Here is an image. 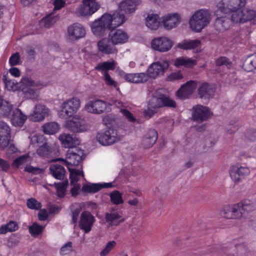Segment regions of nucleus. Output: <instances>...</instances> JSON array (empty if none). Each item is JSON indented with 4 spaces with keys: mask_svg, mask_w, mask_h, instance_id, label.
Here are the masks:
<instances>
[{
    "mask_svg": "<svg viewBox=\"0 0 256 256\" xmlns=\"http://www.w3.org/2000/svg\"><path fill=\"white\" fill-rule=\"evenodd\" d=\"M16 87L23 92L24 96L28 99L34 100L38 96V93L31 87H36L38 88H42L43 84L40 82H35L28 76L22 78L21 81L18 83Z\"/></svg>",
    "mask_w": 256,
    "mask_h": 256,
    "instance_id": "obj_1",
    "label": "nucleus"
},
{
    "mask_svg": "<svg viewBox=\"0 0 256 256\" xmlns=\"http://www.w3.org/2000/svg\"><path fill=\"white\" fill-rule=\"evenodd\" d=\"M176 106L174 100L165 95L162 94L158 97L154 96L150 102L148 110L144 112V114L146 117L150 118L156 113L157 108L162 106L176 108Z\"/></svg>",
    "mask_w": 256,
    "mask_h": 256,
    "instance_id": "obj_2",
    "label": "nucleus"
},
{
    "mask_svg": "<svg viewBox=\"0 0 256 256\" xmlns=\"http://www.w3.org/2000/svg\"><path fill=\"white\" fill-rule=\"evenodd\" d=\"M210 19L208 10H201L197 11L190 20V27L194 31L200 32L210 22Z\"/></svg>",
    "mask_w": 256,
    "mask_h": 256,
    "instance_id": "obj_3",
    "label": "nucleus"
},
{
    "mask_svg": "<svg viewBox=\"0 0 256 256\" xmlns=\"http://www.w3.org/2000/svg\"><path fill=\"white\" fill-rule=\"evenodd\" d=\"M112 20L111 14H105L100 18L94 22L91 28L94 34L96 36H103L108 30H110L114 28Z\"/></svg>",
    "mask_w": 256,
    "mask_h": 256,
    "instance_id": "obj_4",
    "label": "nucleus"
},
{
    "mask_svg": "<svg viewBox=\"0 0 256 256\" xmlns=\"http://www.w3.org/2000/svg\"><path fill=\"white\" fill-rule=\"evenodd\" d=\"M96 138L100 144L104 146L113 144L120 140L117 130L112 128L99 132L96 134Z\"/></svg>",
    "mask_w": 256,
    "mask_h": 256,
    "instance_id": "obj_5",
    "label": "nucleus"
},
{
    "mask_svg": "<svg viewBox=\"0 0 256 256\" xmlns=\"http://www.w3.org/2000/svg\"><path fill=\"white\" fill-rule=\"evenodd\" d=\"M65 128L72 132H82L88 130L85 120L78 116H74L66 122Z\"/></svg>",
    "mask_w": 256,
    "mask_h": 256,
    "instance_id": "obj_6",
    "label": "nucleus"
},
{
    "mask_svg": "<svg viewBox=\"0 0 256 256\" xmlns=\"http://www.w3.org/2000/svg\"><path fill=\"white\" fill-rule=\"evenodd\" d=\"M240 203L232 206H226L220 212V215L228 219H240L246 218Z\"/></svg>",
    "mask_w": 256,
    "mask_h": 256,
    "instance_id": "obj_7",
    "label": "nucleus"
},
{
    "mask_svg": "<svg viewBox=\"0 0 256 256\" xmlns=\"http://www.w3.org/2000/svg\"><path fill=\"white\" fill-rule=\"evenodd\" d=\"M169 66L167 60H159L153 62L148 68L147 72L150 78H156L158 76H163L168 70Z\"/></svg>",
    "mask_w": 256,
    "mask_h": 256,
    "instance_id": "obj_8",
    "label": "nucleus"
},
{
    "mask_svg": "<svg viewBox=\"0 0 256 256\" xmlns=\"http://www.w3.org/2000/svg\"><path fill=\"white\" fill-rule=\"evenodd\" d=\"M84 156V150L78 148H72L68 151L66 160L62 161L68 167L77 166L82 160Z\"/></svg>",
    "mask_w": 256,
    "mask_h": 256,
    "instance_id": "obj_9",
    "label": "nucleus"
},
{
    "mask_svg": "<svg viewBox=\"0 0 256 256\" xmlns=\"http://www.w3.org/2000/svg\"><path fill=\"white\" fill-rule=\"evenodd\" d=\"M32 142L38 144V148L36 150V153L38 156L46 157L52 153V148L44 136H34L32 138Z\"/></svg>",
    "mask_w": 256,
    "mask_h": 256,
    "instance_id": "obj_10",
    "label": "nucleus"
},
{
    "mask_svg": "<svg viewBox=\"0 0 256 256\" xmlns=\"http://www.w3.org/2000/svg\"><path fill=\"white\" fill-rule=\"evenodd\" d=\"M212 112L210 109L202 105L197 104L192 108V118L198 122H202L211 118Z\"/></svg>",
    "mask_w": 256,
    "mask_h": 256,
    "instance_id": "obj_11",
    "label": "nucleus"
},
{
    "mask_svg": "<svg viewBox=\"0 0 256 256\" xmlns=\"http://www.w3.org/2000/svg\"><path fill=\"white\" fill-rule=\"evenodd\" d=\"M106 222L111 226H117L125 220L122 212L118 208H112L105 214Z\"/></svg>",
    "mask_w": 256,
    "mask_h": 256,
    "instance_id": "obj_12",
    "label": "nucleus"
},
{
    "mask_svg": "<svg viewBox=\"0 0 256 256\" xmlns=\"http://www.w3.org/2000/svg\"><path fill=\"white\" fill-rule=\"evenodd\" d=\"M151 44L153 49L163 52L168 51L173 46L174 42L166 37H160L154 39Z\"/></svg>",
    "mask_w": 256,
    "mask_h": 256,
    "instance_id": "obj_13",
    "label": "nucleus"
},
{
    "mask_svg": "<svg viewBox=\"0 0 256 256\" xmlns=\"http://www.w3.org/2000/svg\"><path fill=\"white\" fill-rule=\"evenodd\" d=\"M98 2H88L83 0L82 4L76 9V12L81 16H90L94 13L99 8Z\"/></svg>",
    "mask_w": 256,
    "mask_h": 256,
    "instance_id": "obj_14",
    "label": "nucleus"
},
{
    "mask_svg": "<svg viewBox=\"0 0 256 256\" xmlns=\"http://www.w3.org/2000/svg\"><path fill=\"white\" fill-rule=\"evenodd\" d=\"M50 110L44 105L37 104L35 106L33 112L29 116V118L33 122H41L50 114Z\"/></svg>",
    "mask_w": 256,
    "mask_h": 256,
    "instance_id": "obj_15",
    "label": "nucleus"
},
{
    "mask_svg": "<svg viewBox=\"0 0 256 256\" xmlns=\"http://www.w3.org/2000/svg\"><path fill=\"white\" fill-rule=\"evenodd\" d=\"M250 173L248 167L233 166L230 170V174L232 180L235 182H240Z\"/></svg>",
    "mask_w": 256,
    "mask_h": 256,
    "instance_id": "obj_16",
    "label": "nucleus"
},
{
    "mask_svg": "<svg viewBox=\"0 0 256 256\" xmlns=\"http://www.w3.org/2000/svg\"><path fill=\"white\" fill-rule=\"evenodd\" d=\"M108 38L112 44H122L126 42L128 39V34L120 29L112 28L108 34Z\"/></svg>",
    "mask_w": 256,
    "mask_h": 256,
    "instance_id": "obj_17",
    "label": "nucleus"
},
{
    "mask_svg": "<svg viewBox=\"0 0 256 256\" xmlns=\"http://www.w3.org/2000/svg\"><path fill=\"white\" fill-rule=\"evenodd\" d=\"M197 83L194 80H190L182 86L181 88L177 91L176 96L180 99L187 98L191 95L196 90Z\"/></svg>",
    "mask_w": 256,
    "mask_h": 256,
    "instance_id": "obj_18",
    "label": "nucleus"
},
{
    "mask_svg": "<svg viewBox=\"0 0 256 256\" xmlns=\"http://www.w3.org/2000/svg\"><path fill=\"white\" fill-rule=\"evenodd\" d=\"M106 102L100 100H96L88 102L85 106L86 110L89 112L95 114H101L106 109Z\"/></svg>",
    "mask_w": 256,
    "mask_h": 256,
    "instance_id": "obj_19",
    "label": "nucleus"
},
{
    "mask_svg": "<svg viewBox=\"0 0 256 256\" xmlns=\"http://www.w3.org/2000/svg\"><path fill=\"white\" fill-rule=\"evenodd\" d=\"M95 220L94 218L88 212H82L79 222V226L86 233L91 230L92 227Z\"/></svg>",
    "mask_w": 256,
    "mask_h": 256,
    "instance_id": "obj_20",
    "label": "nucleus"
},
{
    "mask_svg": "<svg viewBox=\"0 0 256 256\" xmlns=\"http://www.w3.org/2000/svg\"><path fill=\"white\" fill-rule=\"evenodd\" d=\"M124 79L128 82L134 84H144L150 78L148 72L127 74L124 76Z\"/></svg>",
    "mask_w": 256,
    "mask_h": 256,
    "instance_id": "obj_21",
    "label": "nucleus"
},
{
    "mask_svg": "<svg viewBox=\"0 0 256 256\" xmlns=\"http://www.w3.org/2000/svg\"><path fill=\"white\" fill-rule=\"evenodd\" d=\"M68 32L70 39L76 40L84 37L86 31L83 26L79 24H74L68 28Z\"/></svg>",
    "mask_w": 256,
    "mask_h": 256,
    "instance_id": "obj_22",
    "label": "nucleus"
},
{
    "mask_svg": "<svg viewBox=\"0 0 256 256\" xmlns=\"http://www.w3.org/2000/svg\"><path fill=\"white\" fill-rule=\"evenodd\" d=\"M142 3L141 0H124L119 4V8L126 13L134 12Z\"/></svg>",
    "mask_w": 256,
    "mask_h": 256,
    "instance_id": "obj_23",
    "label": "nucleus"
},
{
    "mask_svg": "<svg viewBox=\"0 0 256 256\" xmlns=\"http://www.w3.org/2000/svg\"><path fill=\"white\" fill-rule=\"evenodd\" d=\"M98 50L105 54L114 53L116 51L114 44H112L108 38H102L98 43Z\"/></svg>",
    "mask_w": 256,
    "mask_h": 256,
    "instance_id": "obj_24",
    "label": "nucleus"
},
{
    "mask_svg": "<svg viewBox=\"0 0 256 256\" xmlns=\"http://www.w3.org/2000/svg\"><path fill=\"white\" fill-rule=\"evenodd\" d=\"M158 139V133L154 130H150L146 134L142 141V145L144 148L152 147Z\"/></svg>",
    "mask_w": 256,
    "mask_h": 256,
    "instance_id": "obj_25",
    "label": "nucleus"
},
{
    "mask_svg": "<svg viewBox=\"0 0 256 256\" xmlns=\"http://www.w3.org/2000/svg\"><path fill=\"white\" fill-rule=\"evenodd\" d=\"M180 22L179 16L176 14L163 17L162 22L164 27L167 30L174 28Z\"/></svg>",
    "mask_w": 256,
    "mask_h": 256,
    "instance_id": "obj_26",
    "label": "nucleus"
},
{
    "mask_svg": "<svg viewBox=\"0 0 256 256\" xmlns=\"http://www.w3.org/2000/svg\"><path fill=\"white\" fill-rule=\"evenodd\" d=\"M230 22L228 18L224 16L218 18L215 20L214 27L218 32H224L230 28Z\"/></svg>",
    "mask_w": 256,
    "mask_h": 256,
    "instance_id": "obj_27",
    "label": "nucleus"
},
{
    "mask_svg": "<svg viewBox=\"0 0 256 256\" xmlns=\"http://www.w3.org/2000/svg\"><path fill=\"white\" fill-rule=\"evenodd\" d=\"M196 61L187 57L181 56L174 60V64L177 68L184 66L186 68H192L196 65Z\"/></svg>",
    "mask_w": 256,
    "mask_h": 256,
    "instance_id": "obj_28",
    "label": "nucleus"
},
{
    "mask_svg": "<svg viewBox=\"0 0 256 256\" xmlns=\"http://www.w3.org/2000/svg\"><path fill=\"white\" fill-rule=\"evenodd\" d=\"M27 116L24 114L20 110L16 109L13 112L11 121L14 126H22Z\"/></svg>",
    "mask_w": 256,
    "mask_h": 256,
    "instance_id": "obj_29",
    "label": "nucleus"
},
{
    "mask_svg": "<svg viewBox=\"0 0 256 256\" xmlns=\"http://www.w3.org/2000/svg\"><path fill=\"white\" fill-rule=\"evenodd\" d=\"M159 16L156 14H148L146 18V24L150 29L156 30L160 25Z\"/></svg>",
    "mask_w": 256,
    "mask_h": 256,
    "instance_id": "obj_30",
    "label": "nucleus"
},
{
    "mask_svg": "<svg viewBox=\"0 0 256 256\" xmlns=\"http://www.w3.org/2000/svg\"><path fill=\"white\" fill-rule=\"evenodd\" d=\"M59 139L65 148H72L78 143V140L70 134H62L60 136Z\"/></svg>",
    "mask_w": 256,
    "mask_h": 256,
    "instance_id": "obj_31",
    "label": "nucleus"
},
{
    "mask_svg": "<svg viewBox=\"0 0 256 256\" xmlns=\"http://www.w3.org/2000/svg\"><path fill=\"white\" fill-rule=\"evenodd\" d=\"M236 252L231 256H250L252 251L245 243L234 244Z\"/></svg>",
    "mask_w": 256,
    "mask_h": 256,
    "instance_id": "obj_32",
    "label": "nucleus"
},
{
    "mask_svg": "<svg viewBox=\"0 0 256 256\" xmlns=\"http://www.w3.org/2000/svg\"><path fill=\"white\" fill-rule=\"evenodd\" d=\"M58 14L55 15L54 12L49 14L40 21V26L48 28L53 26L58 20Z\"/></svg>",
    "mask_w": 256,
    "mask_h": 256,
    "instance_id": "obj_33",
    "label": "nucleus"
},
{
    "mask_svg": "<svg viewBox=\"0 0 256 256\" xmlns=\"http://www.w3.org/2000/svg\"><path fill=\"white\" fill-rule=\"evenodd\" d=\"M50 170L51 174L56 178L58 180L64 178L66 170L62 166L58 164H53L50 166Z\"/></svg>",
    "mask_w": 256,
    "mask_h": 256,
    "instance_id": "obj_34",
    "label": "nucleus"
},
{
    "mask_svg": "<svg viewBox=\"0 0 256 256\" xmlns=\"http://www.w3.org/2000/svg\"><path fill=\"white\" fill-rule=\"evenodd\" d=\"M200 44L198 40H184L178 44L177 46L183 50H190L197 48Z\"/></svg>",
    "mask_w": 256,
    "mask_h": 256,
    "instance_id": "obj_35",
    "label": "nucleus"
},
{
    "mask_svg": "<svg viewBox=\"0 0 256 256\" xmlns=\"http://www.w3.org/2000/svg\"><path fill=\"white\" fill-rule=\"evenodd\" d=\"M244 69L251 72L256 68V54L248 56L243 64Z\"/></svg>",
    "mask_w": 256,
    "mask_h": 256,
    "instance_id": "obj_36",
    "label": "nucleus"
},
{
    "mask_svg": "<svg viewBox=\"0 0 256 256\" xmlns=\"http://www.w3.org/2000/svg\"><path fill=\"white\" fill-rule=\"evenodd\" d=\"M44 132L46 134H53L56 133L59 129V124L56 122H50L45 124L42 126Z\"/></svg>",
    "mask_w": 256,
    "mask_h": 256,
    "instance_id": "obj_37",
    "label": "nucleus"
},
{
    "mask_svg": "<svg viewBox=\"0 0 256 256\" xmlns=\"http://www.w3.org/2000/svg\"><path fill=\"white\" fill-rule=\"evenodd\" d=\"M12 110V105L0 96V116H8Z\"/></svg>",
    "mask_w": 256,
    "mask_h": 256,
    "instance_id": "obj_38",
    "label": "nucleus"
},
{
    "mask_svg": "<svg viewBox=\"0 0 256 256\" xmlns=\"http://www.w3.org/2000/svg\"><path fill=\"white\" fill-rule=\"evenodd\" d=\"M112 19L114 28L120 26L125 22L124 15L120 12H116L112 15Z\"/></svg>",
    "mask_w": 256,
    "mask_h": 256,
    "instance_id": "obj_39",
    "label": "nucleus"
},
{
    "mask_svg": "<svg viewBox=\"0 0 256 256\" xmlns=\"http://www.w3.org/2000/svg\"><path fill=\"white\" fill-rule=\"evenodd\" d=\"M116 63L114 60L108 61L98 64L95 68L96 70L99 71H107L108 70H114Z\"/></svg>",
    "mask_w": 256,
    "mask_h": 256,
    "instance_id": "obj_40",
    "label": "nucleus"
},
{
    "mask_svg": "<svg viewBox=\"0 0 256 256\" xmlns=\"http://www.w3.org/2000/svg\"><path fill=\"white\" fill-rule=\"evenodd\" d=\"M68 168L70 172V184H77L76 182L79 180L80 176H84L82 171L70 167H68Z\"/></svg>",
    "mask_w": 256,
    "mask_h": 256,
    "instance_id": "obj_41",
    "label": "nucleus"
},
{
    "mask_svg": "<svg viewBox=\"0 0 256 256\" xmlns=\"http://www.w3.org/2000/svg\"><path fill=\"white\" fill-rule=\"evenodd\" d=\"M198 91L200 98H208L210 95L212 90L208 84L204 83L198 88Z\"/></svg>",
    "mask_w": 256,
    "mask_h": 256,
    "instance_id": "obj_42",
    "label": "nucleus"
},
{
    "mask_svg": "<svg viewBox=\"0 0 256 256\" xmlns=\"http://www.w3.org/2000/svg\"><path fill=\"white\" fill-rule=\"evenodd\" d=\"M228 0H220L216 4V12L228 14L231 12L230 10Z\"/></svg>",
    "mask_w": 256,
    "mask_h": 256,
    "instance_id": "obj_43",
    "label": "nucleus"
},
{
    "mask_svg": "<svg viewBox=\"0 0 256 256\" xmlns=\"http://www.w3.org/2000/svg\"><path fill=\"white\" fill-rule=\"evenodd\" d=\"M74 112L69 106L66 102H64L61 106V110L60 112V116L61 118H66L73 115Z\"/></svg>",
    "mask_w": 256,
    "mask_h": 256,
    "instance_id": "obj_44",
    "label": "nucleus"
},
{
    "mask_svg": "<svg viewBox=\"0 0 256 256\" xmlns=\"http://www.w3.org/2000/svg\"><path fill=\"white\" fill-rule=\"evenodd\" d=\"M230 10L231 12L238 9H242L246 4V0H228Z\"/></svg>",
    "mask_w": 256,
    "mask_h": 256,
    "instance_id": "obj_45",
    "label": "nucleus"
},
{
    "mask_svg": "<svg viewBox=\"0 0 256 256\" xmlns=\"http://www.w3.org/2000/svg\"><path fill=\"white\" fill-rule=\"evenodd\" d=\"M110 197L112 202L116 205L124 203L122 198V194L118 190H114L111 192Z\"/></svg>",
    "mask_w": 256,
    "mask_h": 256,
    "instance_id": "obj_46",
    "label": "nucleus"
},
{
    "mask_svg": "<svg viewBox=\"0 0 256 256\" xmlns=\"http://www.w3.org/2000/svg\"><path fill=\"white\" fill-rule=\"evenodd\" d=\"M232 12L231 16L232 21L236 22H245L242 10L238 9V10H234Z\"/></svg>",
    "mask_w": 256,
    "mask_h": 256,
    "instance_id": "obj_47",
    "label": "nucleus"
},
{
    "mask_svg": "<svg viewBox=\"0 0 256 256\" xmlns=\"http://www.w3.org/2000/svg\"><path fill=\"white\" fill-rule=\"evenodd\" d=\"M54 184L56 188L58 196L64 197L65 196L66 190L68 185V180L62 182L55 183Z\"/></svg>",
    "mask_w": 256,
    "mask_h": 256,
    "instance_id": "obj_48",
    "label": "nucleus"
},
{
    "mask_svg": "<svg viewBox=\"0 0 256 256\" xmlns=\"http://www.w3.org/2000/svg\"><path fill=\"white\" fill-rule=\"evenodd\" d=\"M242 210L246 218L248 216V214L256 210L255 204L253 202H251L250 201H244L242 202H240Z\"/></svg>",
    "mask_w": 256,
    "mask_h": 256,
    "instance_id": "obj_49",
    "label": "nucleus"
},
{
    "mask_svg": "<svg viewBox=\"0 0 256 256\" xmlns=\"http://www.w3.org/2000/svg\"><path fill=\"white\" fill-rule=\"evenodd\" d=\"M82 190L85 192L96 193L101 190L100 184H85L82 186Z\"/></svg>",
    "mask_w": 256,
    "mask_h": 256,
    "instance_id": "obj_50",
    "label": "nucleus"
},
{
    "mask_svg": "<svg viewBox=\"0 0 256 256\" xmlns=\"http://www.w3.org/2000/svg\"><path fill=\"white\" fill-rule=\"evenodd\" d=\"M10 128L4 122H0V135L8 139H10Z\"/></svg>",
    "mask_w": 256,
    "mask_h": 256,
    "instance_id": "obj_51",
    "label": "nucleus"
},
{
    "mask_svg": "<svg viewBox=\"0 0 256 256\" xmlns=\"http://www.w3.org/2000/svg\"><path fill=\"white\" fill-rule=\"evenodd\" d=\"M244 22L254 20L256 18V11L248 8L242 9Z\"/></svg>",
    "mask_w": 256,
    "mask_h": 256,
    "instance_id": "obj_52",
    "label": "nucleus"
},
{
    "mask_svg": "<svg viewBox=\"0 0 256 256\" xmlns=\"http://www.w3.org/2000/svg\"><path fill=\"white\" fill-rule=\"evenodd\" d=\"M72 110L76 112L78 110L80 106V100L78 98H74L65 102Z\"/></svg>",
    "mask_w": 256,
    "mask_h": 256,
    "instance_id": "obj_53",
    "label": "nucleus"
},
{
    "mask_svg": "<svg viewBox=\"0 0 256 256\" xmlns=\"http://www.w3.org/2000/svg\"><path fill=\"white\" fill-rule=\"evenodd\" d=\"M26 205L32 210H40L42 207L41 204L34 198H30L27 200Z\"/></svg>",
    "mask_w": 256,
    "mask_h": 256,
    "instance_id": "obj_54",
    "label": "nucleus"
},
{
    "mask_svg": "<svg viewBox=\"0 0 256 256\" xmlns=\"http://www.w3.org/2000/svg\"><path fill=\"white\" fill-rule=\"evenodd\" d=\"M44 228L36 223H34L32 226H29V231L32 235L37 236L42 232Z\"/></svg>",
    "mask_w": 256,
    "mask_h": 256,
    "instance_id": "obj_55",
    "label": "nucleus"
},
{
    "mask_svg": "<svg viewBox=\"0 0 256 256\" xmlns=\"http://www.w3.org/2000/svg\"><path fill=\"white\" fill-rule=\"evenodd\" d=\"M216 64L218 66H226L228 68H230L232 66V62L227 58L222 56L216 60Z\"/></svg>",
    "mask_w": 256,
    "mask_h": 256,
    "instance_id": "obj_56",
    "label": "nucleus"
},
{
    "mask_svg": "<svg viewBox=\"0 0 256 256\" xmlns=\"http://www.w3.org/2000/svg\"><path fill=\"white\" fill-rule=\"evenodd\" d=\"M120 112L130 122H136V118L133 116L130 111L125 108H120Z\"/></svg>",
    "mask_w": 256,
    "mask_h": 256,
    "instance_id": "obj_57",
    "label": "nucleus"
},
{
    "mask_svg": "<svg viewBox=\"0 0 256 256\" xmlns=\"http://www.w3.org/2000/svg\"><path fill=\"white\" fill-rule=\"evenodd\" d=\"M116 242L114 240L108 242L104 247V249L100 252V256H106L116 246Z\"/></svg>",
    "mask_w": 256,
    "mask_h": 256,
    "instance_id": "obj_58",
    "label": "nucleus"
},
{
    "mask_svg": "<svg viewBox=\"0 0 256 256\" xmlns=\"http://www.w3.org/2000/svg\"><path fill=\"white\" fill-rule=\"evenodd\" d=\"M28 156L24 154L16 158L12 163V166L14 168H18L20 165L26 162Z\"/></svg>",
    "mask_w": 256,
    "mask_h": 256,
    "instance_id": "obj_59",
    "label": "nucleus"
},
{
    "mask_svg": "<svg viewBox=\"0 0 256 256\" xmlns=\"http://www.w3.org/2000/svg\"><path fill=\"white\" fill-rule=\"evenodd\" d=\"M72 250V243L70 242H68L60 248V254L65 255L69 253Z\"/></svg>",
    "mask_w": 256,
    "mask_h": 256,
    "instance_id": "obj_60",
    "label": "nucleus"
},
{
    "mask_svg": "<svg viewBox=\"0 0 256 256\" xmlns=\"http://www.w3.org/2000/svg\"><path fill=\"white\" fill-rule=\"evenodd\" d=\"M183 78V76L179 71L176 72L172 73L168 77V81H174L178 80Z\"/></svg>",
    "mask_w": 256,
    "mask_h": 256,
    "instance_id": "obj_61",
    "label": "nucleus"
},
{
    "mask_svg": "<svg viewBox=\"0 0 256 256\" xmlns=\"http://www.w3.org/2000/svg\"><path fill=\"white\" fill-rule=\"evenodd\" d=\"M20 56L18 52L13 54L10 58L9 62L11 66L18 64L20 62Z\"/></svg>",
    "mask_w": 256,
    "mask_h": 256,
    "instance_id": "obj_62",
    "label": "nucleus"
},
{
    "mask_svg": "<svg viewBox=\"0 0 256 256\" xmlns=\"http://www.w3.org/2000/svg\"><path fill=\"white\" fill-rule=\"evenodd\" d=\"M246 138L250 141H254L256 140V130L251 129L248 130L246 133Z\"/></svg>",
    "mask_w": 256,
    "mask_h": 256,
    "instance_id": "obj_63",
    "label": "nucleus"
},
{
    "mask_svg": "<svg viewBox=\"0 0 256 256\" xmlns=\"http://www.w3.org/2000/svg\"><path fill=\"white\" fill-rule=\"evenodd\" d=\"M204 146L201 142H198L194 145V150L192 152L196 153H201L204 150Z\"/></svg>",
    "mask_w": 256,
    "mask_h": 256,
    "instance_id": "obj_64",
    "label": "nucleus"
}]
</instances>
